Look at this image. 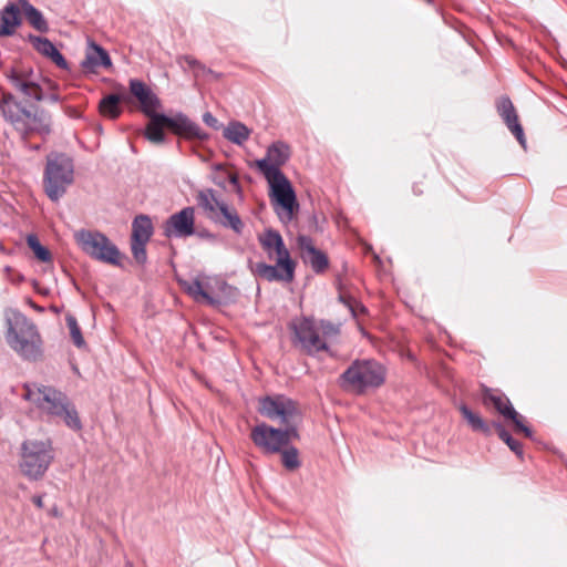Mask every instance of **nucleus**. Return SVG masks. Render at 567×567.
I'll return each instance as SVG.
<instances>
[{
  "label": "nucleus",
  "instance_id": "8",
  "mask_svg": "<svg viewBox=\"0 0 567 567\" xmlns=\"http://www.w3.org/2000/svg\"><path fill=\"white\" fill-rule=\"evenodd\" d=\"M53 460V452L49 441L29 440L22 445V473L31 480L43 476Z\"/></svg>",
  "mask_w": 567,
  "mask_h": 567
},
{
  "label": "nucleus",
  "instance_id": "14",
  "mask_svg": "<svg viewBox=\"0 0 567 567\" xmlns=\"http://www.w3.org/2000/svg\"><path fill=\"white\" fill-rule=\"evenodd\" d=\"M275 265H268L266 262H257L252 272L260 279L267 281H282L291 282L295 277V262L292 259L276 258Z\"/></svg>",
  "mask_w": 567,
  "mask_h": 567
},
{
  "label": "nucleus",
  "instance_id": "25",
  "mask_svg": "<svg viewBox=\"0 0 567 567\" xmlns=\"http://www.w3.org/2000/svg\"><path fill=\"white\" fill-rule=\"evenodd\" d=\"M31 41L39 53L50 58L59 68L68 69L66 60L49 39L32 37Z\"/></svg>",
  "mask_w": 567,
  "mask_h": 567
},
{
  "label": "nucleus",
  "instance_id": "39",
  "mask_svg": "<svg viewBox=\"0 0 567 567\" xmlns=\"http://www.w3.org/2000/svg\"><path fill=\"white\" fill-rule=\"evenodd\" d=\"M300 420H293L290 423H280L284 425V429L281 430L282 433V441H285V446H287L292 439H297L299 436L297 426Z\"/></svg>",
  "mask_w": 567,
  "mask_h": 567
},
{
  "label": "nucleus",
  "instance_id": "5",
  "mask_svg": "<svg viewBox=\"0 0 567 567\" xmlns=\"http://www.w3.org/2000/svg\"><path fill=\"white\" fill-rule=\"evenodd\" d=\"M8 344L23 359L35 360L41 355V338L37 327L20 312L7 318Z\"/></svg>",
  "mask_w": 567,
  "mask_h": 567
},
{
  "label": "nucleus",
  "instance_id": "32",
  "mask_svg": "<svg viewBox=\"0 0 567 567\" xmlns=\"http://www.w3.org/2000/svg\"><path fill=\"white\" fill-rule=\"evenodd\" d=\"M460 411L463 417L467 421L473 431L483 433H489V426L486 422L476 413H474L467 405L462 404Z\"/></svg>",
  "mask_w": 567,
  "mask_h": 567
},
{
  "label": "nucleus",
  "instance_id": "16",
  "mask_svg": "<svg viewBox=\"0 0 567 567\" xmlns=\"http://www.w3.org/2000/svg\"><path fill=\"white\" fill-rule=\"evenodd\" d=\"M250 439L258 449L268 454L279 453L285 446L281 430L266 423L256 425L251 430Z\"/></svg>",
  "mask_w": 567,
  "mask_h": 567
},
{
  "label": "nucleus",
  "instance_id": "46",
  "mask_svg": "<svg viewBox=\"0 0 567 567\" xmlns=\"http://www.w3.org/2000/svg\"><path fill=\"white\" fill-rule=\"evenodd\" d=\"M33 503L35 504V506H38L39 508H42L44 506L43 504V497L42 496H34L33 497Z\"/></svg>",
  "mask_w": 567,
  "mask_h": 567
},
{
  "label": "nucleus",
  "instance_id": "9",
  "mask_svg": "<svg viewBox=\"0 0 567 567\" xmlns=\"http://www.w3.org/2000/svg\"><path fill=\"white\" fill-rule=\"evenodd\" d=\"M75 239L90 257L110 265L121 264L120 250L104 234L82 229L75 234Z\"/></svg>",
  "mask_w": 567,
  "mask_h": 567
},
{
  "label": "nucleus",
  "instance_id": "4",
  "mask_svg": "<svg viewBox=\"0 0 567 567\" xmlns=\"http://www.w3.org/2000/svg\"><path fill=\"white\" fill-rule=\"evenodd\" d=\"M385 381V368L375 360H355L340 375V386L354 394H364Z\"/></svg>",
  "mask_w": 567,
  "mask_h": 567
},
{
  "label": "nucleus",
  "instance_id": "48",
  "mask_svg": "<svg viewBox=\"0 0 567 567\" xmlns=\"http://www.w3.org/2000/svg\"><path fill=\"white\" fill-rule=\"evenodd\" d=\"M215 169L219 172H224L223 166L220 164L215 165Z\"/></svg>",
  "mask_w": 567,
  "mask_h": 567
},
{
  "label": "nucleus",
  "instance_id": "13",
  "mask_svg": "<svg viewBox=\"0 0 567 567\" xmlns=\"http://www.w3.org/2000/svg\"><path fill=\"white\" fill-rule=\"evenodd\" d=\"M219 281V277L200 275L192 280H182L181 286L196 302L209 306V298H214L217 295Z\"/></svg>",
  "mask_w": 567,
  "mask_h": 567
},
{
  "label": "nucleus",
  "instance_id": "24",
  "mask_svg": "<svg viewBox=\"0 0 567 567\" xmlns=\"http://www.w3.org/2000/svg\"><path fill=\"white\" fill-rule=\"evenodd\" d=\"M196 199L198 206L205 210L210 220L216 217V214L219 212V207L226 204V202L216 196V192L212 188L198 190Z\"/></svg>",
  "mask_w": 567,
  "mask_h": 567
},
{
  "label": "nucleus",
  "instance_id": "34",
  "mask_svg": "<svg viewBox=\"0 0 567 567\" xmlns=\"http://www.w3.org/2000/svg\"><path fill=\"white\" fill-rule=\"evenodd\" d=\"M27 244L40 261L49 262L51 260V252L41 245L35 235H28Z\"/></svg>",
  "mask_w": 567,
  "mask_h": 567
},
{
  "label": "nucleus",
  "instance_id": "23",
  "mask_svg": "<svg viewBox=\"0 0 567 567\" xmlns=\"http://www.w3.org/2000/svg\"><path fill=\"white\" fill-rule=\"evenodd\" d=\"M212 220L225 228L231 229L238 235L243 233L245 227L236 209L230 208L227 203L224 206L219 207V212L216 214V217H214Z\"/></svg>",
  "mask_w": 567,
  "mask_h": 567
},
{
  "label": "nucleus",
  "instance_id": "3",
  "mask_svg": "<svg viewBox=\"0 0 567 567\" xmlns=\"http://www.w3.org/2000/svg\"><path fill=\"white\" fill-rule=\"evenodd\" d=\"M0 113L25 138L31 133L49 134L51 116L43 110L27 107L11 93H3Z\"/></svg>",
  "mask_w": 567,
  "mask_h": 567
},
{
  "label": "nucleus",
  "instance_id": "22",
  "mask_svg": "<svg viewBox=\"0 0 567 567\" xmlns=\"http://www.w3.org/2000/svg\"><path fill=\"white\" fill-rule=\"evenodd\" d=\"M20 22L19 7L8 3L0 12V37L12 35Z\"/></svg>",
  "mask_w": 567,
  "mask_h": 567
},
{
  "label": "nucleus",
  "instance_id": "7",
  "mask_svg": "<svg viewBox=\"0 0 567 567\" xmlns=\"http://www.w3.org/2000/svg\"><path fill=\"white\" fill-rule=\"evenodd\" d=\"M74 181V165L71 157L51 153L47 157L43 175L44 192L52 202H58Z\"/></svg>",
  "mask_w": 567,
  "mask_h": 567
},
{
  "label": "nucleus",
  "instance_id": "1",
  "mask_svg": "<svg viewBox=\"0 0 567 567\" xmlns=\"http://www.w3.org/2000/svg\"><path fill=\"white\" fill-rule=\"evenodd\" d=\"M24 389L23 398L34 403L44 415L61 420L72 430H81L79 414L64 393L51 386L38 384H25Z\"/></svg>",
  "mask_w": 567,
  "mask_h": 567
},
{
  "label": "nucleus",
  "instance_id": "35",
  "mask_svg": "<svg viewBox=\"0 0 567 567\" xmlns=\"http://www.w3.org/2000/svg\"><path fill=\"white\" fill-rule=\"evenodd\" d=\"M494 427L497 431L499 439L507 444V446L518 456H523L522 444L514 440L511 434L504 429V426L499 423H494Z\"/></svg>",
  "mask_w": 567,
  "mask_h": 567
},
{
  "label": "nucleus",
  "instance_id": "37",
  "mask_svg": "<svg viewBox=\"0 0 567 567\" xmlns=\"http://www.w3.org/2000/svg\"><path fill=\"white\" fill-rule=\"evenodd\" d=\"M66 324H68V328L70 330V336L72 338L73 343L78 348L84 347L85 346V341H84V338L82 336V332H81V329H80V327L78 324L76 319L73 316H68L66 317Z\"/></svg>",
  "mask_w": 567,
  "mask_h": 567
},
{
  "label": "nucleus",
  "instance_id": "17",
  "mask_svg": "<svg viewBox=\"0 0 567 567\" xmlns=\"http://www.w3.org/2000/svg\"><path fill=\"white\" fill-rule=\"evenodd\" d=\"M289 158L288 146L284 143L277 142L270 145L267 150L266 157L256 161V166L266 177H270L271 172L282 173V166Z\"/></svg>",
  "mask_w": 567,
  "mask_h": 567
},
{
  "label": "nucleus",
  "instance_id": "45",
  "mask_svg": "<svg viewBox=\"0 0 567 567\" xmlns=\"http://www.w3.org/2000/svg\"><path fill=\"white\" fill-rule=\"evenodd\" d=\"M225 178H227V175H226V176L220 175V176H216V177H214V179H213V181H214V183H215L216 185L221 186V187H225V185H224V181H225Z\"/></svg>",
  "mask_w": 567,
  "mask_h": 567
},
{
  "label": "nucleus",
  "instance_id": "30",
  "mask_svg": "<svg viewBox=\"0 0 567 567\" xmlns=\"http://www.w3.org/2000/svg\"><path fill=\"white\" fill-rule=\"evenodd\" d=\"M153 235V224L147 215H138L132 224V238L148 241Z\"/></svg>",
  "mask_w": 567,
  "mask_h": 567
},
{
  "label": "nucleus",
  "instance_id": "33",
  "mask_svg": "<svg viewBox=\"0 0 567 567\" xmlns=\"http://www.w3.org/2000/svg\"><path fill=\"white\" fill-rule=\"evenodd\" d=\"M281 462L288 471H295L300 466L299 452L295 446L281 449Z\"/></svg>",
  "mask_w": 567,
  "mask_h": 567
},
{
  "label": "nucleus",
  "instance_id": "42",
  "mask_svg": "<svg viewBox=\"0 0 567 567\" xmlns=\"http://www.w3.org/2000/svg\"><path fill=\"white\" fill-rule=\"evenodd\" d=\"M298 246H299V248L302 251V257L303 258H305V256H308L309 254H311V250H316L317 249L315 247L311 238L308 237V236H299L298 237Z\"/></svg>",
  "mask_w": 567,
  "mask_h": 567
},
{
  "label": "nucleus",
  "instance_id": "29",
  "mask_svg": "<svg viewBox=\"0 0 567 567\" xmlns=\"http://www.w3.org/2000/svg\"><path fill=\"white\" fill-rule=\"evenodd\" d=\"M249 136L250 130L238 121L230 122L224 130V137L237 145H243Z\"/></svg>",
  "mask_w": 567,
  "mask_h": 567
},
{
  "label": "nucleus",
  "instance_id": "10",
  "mask_svg": "<svg viewBox=\"0 0 567 567\" xmlns=\"http://www.w3.org/2000/svg\"><path fill=\"white\" fill-rule=\"evenodd\" d=\"M266 179L270 186L269 195L279 218L285 223L290 221L299 205L289 179L284 173L277 172H271L270 177H266Z\"/></svg>",
  "mask_w": 567,
  "mask_h": 567
},
{
  "label": "nucleus",
  "instance_id": "15",
  "mask_svg": "<svg viewBox=\"0 0 567 567\" xmlns=\"http://www.w3.org/2000/svg\"><path fill=\"white\" fill-rule=\"evenodd\" d=\"M195 234V209L185 207L173 214L164 224V236L186 238Z\"/></svg>",
  "mask_w": 567,
  "mask_h": 567
},
{
  "label": "nucleus",
  "instance_id": "36",
  "mask_svg": "<svg viewBox=\"0 0 567 567\" xmlns=\"http://www.w3.org/2000/svg\"><path fill=\"white\" fill-rule=\"evenodd\" d=\"M303 259L306 262L310 264L312 269L317 272H320L328 267L327 256L318 249L311 250V254L305 256Z\"/></svg>",
  "mask_w": 567,
  "mask_h": 567
},
{
  "label": "nucleus",
  "instance_id": "40",
  "mask_svg": "<svg viewBox=\"0 0 567 567\" xmlns=\"http://www.w3.org/2000/svg\"><path fill=\"white\" fill-rule=\"evenodd\" d=\"M177 62L182 68L187 66L188 69L194 71L195 75H198L199 72L205 71V66L199 61H197L196 59H194L190 55L179 56Z\"/></svg>",
  "mask_w": 567,
  "mask_h": 567
},
{
  "label": "nucleus",
  "instance_id": "12",
  "mask_svg": "<svg viewBox=\"0 0 567 567\" xmlns=\"http://www.w3.org/2000/svg\"><path fill=\"white\" fill-rule=\"evenodd\" d=\"M8 79L13 87L34 101H42L44 99L43 91L55 86L52 81L32 70H13Z\"/></svg>",
  "mask_w": 567,
  "mask_h": 567
},
{
  "label": "nucleus",
  "instance_id": "6",
  "mask_svg": "<svg viewBox=\"0 0 567 567\" xmlns=\"http://www.w3.org/2000/svg\"><path fill=\"white\" fill-rule=\"evenodd\" d=\"M145 115L150 117V122L145 130V136L152 143L161 144L165 141V127L172 130L175 134L184 135L187 137H195L198 140H204L207 137L198 124L190 121L182 113L171 117L165 114H159L155 111H152L151 114Z\"/></svg>",
  "mask_w": 567,
  "mask_h": 567
},
{
  "label": "nucleus",
  "instance_id": "38",
  "mask_svg": "<svg viewBox=\"0 0 567 567\" xmlns=\"http://www.w3.org/2000/svg\"><path fill=\"white\" fill-rule=\"evenodd\" d=\"M146 244H147L146 240H137L134 238L131 239V249H132L133 257L140 264H144L146 261V250H145Z\"/></svg>",
  "mask_w": 567,
  "mask_h": 567
},
{
  "label": "nucleus",
  "instance_id": "21",
  "mask_svg": "<svg viewBox=\"0 0 567 567\" xmlns=\"http://www.w3.org/2000/svg\"><path fill=\"white\" fill-rule=\"evenodd\" d=\"M112 65L109 53L99 44L89 42L85 58L81 62L83 70L95 72L99 68H110Z\"/></svg>",
  "mask_w": 567,
  "mask_h": 567
},
{
  "label": "nucleus",
  "instance_id": "2",
  "mask_svg": "<svg viewBox=\"0 0 567 567\" xmlns=\"http://www.w3.org/2000/svg\"><path fill=\"white\" fill-rule=\"evenodd\" d=\"M292 343L309 355L328 351V343L338 337L340 326L308 317L295 318L289 323Z\"/></svg>",
  "mask_w": 567,
  "mask_h": 567
},
{
  "label": "nucleus",
  "instance_id": "11",
  "mask_svg": "<svg viewBox=\"0 0 567 567\" xmlns=\"http://www.w3.org/2000/svg\"><path fill=\"white\" fill-rule=\"evenodd\" d=\"M257 411L262 416L279 423L301 420V412L297 402L284 394L259 398Z\"/></svg>",
  "mask_w": 567,
  "mask_h": 567
},
{
  "label": "nucleus",
  "instance_id": "41",
  "mask_svg": "<svg viewBox=\"0 0 567 567\" xmlns=\"http://www.w3.org/2000/svg\"><path fill=\"white\" fill-rule=\"evenodd\" d=\"M513 415L514 416H507L506 419L511 420L514 423L515 429L517 431L523 432L527 437H532V431L523 423V416L519 415L516 411L515 414Z\"/></svg>",
  "mask_w": 567,
  "mask_h": 567
},
{
  "label": "nucleus",
  "instance_id": "18",
  "mask_svg": "<svg viewBox=\"0 0 567 567\" xmlns=\"http://www.w3.org/2000/svg\"><path fill=\"white\" fill-rule=\"evenodd\" d=\"M262 249L270 260L276 258L291 259L281 235L274 229H267L258 236Z\"/></svg>",
  "mask_w": 567,
  "mask_h": 567
},
{
  "label": "nucleus",
  "instance_id": "27",
  "mask_svg": "<svg viewBox=\"0 0 567 567\" xmlns=\"http://www.w3.org/2000/svg\"><path fill=\"white\" fill-rule=\"evenodd\" d=\"M238 296V289L228 285L224 279L220 278L217 295L214 298H209V306L219 307L221 305L235 302Z\"/></svg>",
  "mask_w": 567,
  "mask_h": 567
},
{
  "label": "nucleus",
  "instance_id": "44",
  "mask_svg": "<svg viewBox=\"0 0 567 567\" xmlns=\"http://www.w3.org/2000/svg\"><path fill=\"white\" fill-rule=\"evenodd\" d=\"M227 178H228L229 183L233 184L235 187L238 186V177L236 174L227 173Z\"/></svg>",
  "mask_w": 567,
  "mask_h": 567
},
{
  "label": "nucleus",
  "instance_id": "43",
  "mask_svg": "<svg viewBox=\"0 0 567 567\" xmlns=\"http://www.w3.org/2000/svg\"><path fill=\"white\" fill-rule=\"evenodd\" d=\"M203 122H204L207 126H209V127H212V128H215V130L219 128V122H218V120H217V118H216L212 113H209V112L204 113V115H203Z\"/></svg>",
  "mask_w": 567,
  "mask_h": 567
},
{
  "label": "nucleus",
  "instance_id": "47",
  "mask_svg": "<svg viewBox=\"0 0 567 567\" xmlns=\"http://www.w3.org/2000/svg\"><path fill=\"white\" fill-rule=\"evenodd\" d=\"M50 101L52 102H59L60 101V96L58 94H51L50 95Z\"/></svg>",
  "mask_w": 567,
  "mask_h": 567
},
{
  "label": "nucleus",
  "instance_id": "19",
  "mask_svg": "<svg viewBox=\"0 0 567 567\" xmlns=\"http://www.w3.org/2000/svg\"><path fill=\"white\" fill-rule=\"evenodd\" d=\"M497 111L506 123L508 130L514 134L519 144L525 147L526 140L523 127L518 122V116L512 101L508 97H502L497 103Z\"/></svg>",
  "mask_w": 567,
  "mask_h": 567
},
{
  "label": "nucleus",
  "instance_id": "28",
  "mask_svg": "<svg viewBox=\"0 0 567 567\" xmlns=\"http://www.w3.org/2000/svg\"><path fill=\"white\" fill-rule=\"evenodd\" d=\"M20 7L23 11L28 22L38 31L47 32L49 30L48 23L43 18L41 11H39L35 7H33L27 0H20Z\"/></svg>",
  "mask_w": 567,
  "mask_h": 567
},
{
  "label": "nucleus",
  "instance_id": "31",
  "mask_svg": "<svg viewBox=\"0 0 567 567\" xmlns=\"http://www.w3.org/2000/svg\"><path fill=\"white\" fill-rule=\"evenodd\" d=\"M121 100H122V97L117 94L106 95L105 97H103L100 101V104H99L100 113L103 116L109 117L111 120L117 118L122 112V110L120 107Z\"/></svg>",
  "mask_w": 567,
  "mask_h": 567
},
{
  "label": "nucleus",
  "instance_id": "26",
  "mask_svg": "<svg viewBox=\"0 0 567 567\" xmlns=\"http://www.w3.org/2000/svg\"><path fill=\"white\" fill-rule=\"evenodd\" d=\"M483 402L486 405L492 403L496 411L504 417L514 416L513 414H515V409L509 400L502 393L495 392L491 389H484Z\"/></svg>",
  "mask_w": 567,
  "mask_h": 567
},
{
  "label": "nucleus",
  "instance_id": "20",
  "mask_svg": "<svg viewBox=\"0 0 567 567\" xmlns=\"http://www.w3.org/2000/svg\"><path fill=\"white\" fill-rule=\"evenodd\" d=\"M130 91L132 95L138 100L144 114H151L152 111H156L161 107L159 99L144 82L137 79H132L130 81Z\"/></svg>",
  "mask_w": 567,
  "mask_h": 567
}]
</instances>
